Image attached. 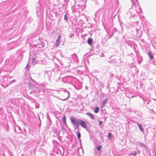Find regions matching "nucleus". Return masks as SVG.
I'll list each match as a JSON object with an SVG mask.
<instances>
[{
	"mask_svg": "<svg viewBox=\"0 0 156 156\" xmlns=\"http://www.w3.org/2000/svg\"><path fill=\"white\" fill-rule=\"evenodd\" d=\"M60 42L59 41H56L55 44V45L56 47H57L58 46Z\"/></svg>",
	"mask_w": 156,
	"mask_h": 156,
	"instance_id": "10",
	"label": "nucleus"
},
{
	"mask_svg": "<svg viewBox=\"0 0 156 156\" xmlns=\"http://www.w3.org/2000/svg\"><path fill=\"white\" fill-rule=\"evenodd\" d=\"M66 94H68V96L67 97H66V98H65V99H66L67 98H68L69 97V94L67 92L66 93Z\"/></svg>",
	"mask_w": 156,
	"mask_h": 156,
	"instance_id": "17",
	"label": "nucleus"
},
{
	"mask_svg": "<svg viewBox=\"0 0 156 156\" xmlns=\"http://www.w3.org/2000/svg\"><path fill=\"white\" fill-rule=\"evenodd\" d=\"M108 138L109 139H111L112 138V135L111 133H109L108 134Z\"/></svg>",
	"mask_w": 156,
	"mask_h": 156,
	"instance_id": "9",
	"label": "nucleus"
},
{
	"mask_svg": "<svg viewBox=\"0 0 156 156\" xmlns=\"http://www.w3.org/2000/svg\"><path fill=\"white\" fill-rule=\"evenodd\" d=\"M86 114L89 116L91 119H94V116L91 113H87Z\"/></svg>",
	"mask_w": 156,
	"mask_h": 156,
	"instance_id": "3",
	"label": "nucleus"
},
{
	"mask_svg": "<svg viewBox=\"0 0 156 156\" xmlns=\"http://www.w3.org/2000/svg\"><path fill=\"white\" fill-rule=\"evenodd\" d=\"M155 155H156V153H155Z\"/></svg>",
	"mask_w": 156,
	"mask_h": 156,
	"instance_id": "20",
	"label": "nucleus"
},
{
	"mask_svg": "<svg viewBox=\"0 0 156 156\" xmlns=\"http://www.w3.org/2000/svg\"><path fill=\"white\" fill-rule=\"evenodd\" d=\"M64 123H65V125H67L66 123V121H64Z\"/></svg>",
	"mask_w": 156,
	"mask_h": 156,
	"instance_id": "19",
	"label": "nucleus"
},
{
	"mask_svg": "<svg viewBox=\"0 0 156 156\" xmlns=\"http://www.w3.org/2000/svg\"><path fill=\"white\" fill-rule=\"evenodd\" d=\"M92 39L91 37H89L87 39V43L90 45L92 44Z\"/></svg>",
	"mask_w": 156,
	"mask_h": 156,
	"instance_id": "4",
	"label": "nucleus"
},
{
	"mask_svg": "<svg viewBox=\"0 0 156 156\" xmlns=\"http://www.w3.org/2000/svg\"><path fill=\"white\" fill-rule=\"evenodd\" d=\"M79 121V125H80L82 127L85 129L87 128V126L86 123L85 122L80 119V120Z\"/></svg>",
	"mask_w": 156,
	"mask_h": 156,
	"instance_id": "2",
	"label": "nucleus"
},
{
	"mask_svg": "<svg viewBox=\"0 0 156 156\" xmlns=\"http://www.w3.org/2000/svg\"><path fill=\"white\" fill-rule=\"evenodd\" d=\"M108 99H105L102 102V104L104 106L107 102V101Z\"/></svg>",
	"mask_w": 156,
	"mask_h": 156,
	"instance_id": "8",
	"label": "nucleus"
},
{
	"mask_svg": "<svg viewBox=\"0 0 156 156\" xmlns=\"http://www.w3.org/2000/svg\"><path fill=\"white\" fill-rule=\"evenodd\" d=\"M148 54H149V55L151 59H152L153 58V56L152 54V52H151L149 51V52H148Z\"/></svg>",
	"mask_w": 156,
	"mask_h": 156,
	"instance_id": "7",
	"label": "nucleus"
},
{
	"mask_svg": "<svg viewBox=\"0 0 156 156\" xmlns=\"http://www.w3.org/2000/svg\"><path fill=\"white\" fill-rule=\"evenodd\" d=\"M138 126L140 129L142 131H143L144 129L143 126H142V125L141 124H138Z\"/></svg>",
	"mask_w": 156,
	"mask_h": 156,
	"instance_id": "5",
	"label": "nucleus"
},
{
	"mask_svg": "<svg viewBox=\"0 0 156 156\" xmlns=\"http://www.w3.org/2000/svg\"><path fill=\"white\" fill-rule=\"evenodd\" d=\"M99 110V108L98 107H96L94 110V112L95 113H98V112Z\"/></svg>",
	"mask_w": 156,
	"mask_h": 156,
	"instance_id": "6",
	"label": "nucleus"
},
{
	"mask_svg": "<svg viewBox=\"0 0 156 156\" xmlns=\"http://www.w3.org/2000/svg\"><path fill=\"white\" fill-rule=\"evenodd\" d=\"M102 146H99L97 147V149L99 151H101V148Z\"/></svg>",
	"mask_w": 156,
	"mask_h": 156,
	"instance_id": "11",
	"label": "nucleus"
},
{
	"mask_svg": "<svg viewBox=\"0 0 156 156\" xmlns=\"http://www.w3.org/2000/svg\"><path fill=\"white\" fill-rule=\"evenodd\" d=\"M60 38H61V37H60V35H59L58 37V38L57 39L56 41H59L60 42Z\"/></svg>",
	"mask_w": 156,
	"mask_h": 156,
	"instance_id": "13",
	"label": "nucleus"
},
{
	"mask_svg": "<svg viewBox=\"0 0 156 156\" xmlns=\"http://www.w3.org/2000/svg\"><path fill=\"white\" fill-rule=\"evenodd\" d=\"M63 121H64H64H66V117L65 116H64L63 118Z\"/></svg>",
	"mask_w": 156,
	"mask_h": 156,
	"instance_id": "15",
	"label": "nucleus"
},
{
	"mask_svg": "<svg viewBox=\"0 0 156 156\" xmlns=\"http://www.w3.org/2000/svg\"><path fill=\"white\" fill-rule=\"evenodd\" d=\"M64 19L66 20H68V17H67L66 16V15H65L64 16Z\"/></svg>",
	"mask_w": 156,
	"mask_h": 156,
	"instance_id": "14",
	"label": "nucleus"
},
{
	"mask_svg": "<svg viewBox=\"0 0 156 156\" xmlns=\"http://www.w3.org/2000/svg\"><path fill=\"white\" fill-rule=\"evenodd\" d=\"M136 152H135L133 154H133V155H136Z\"/></svg>",
	"mask_w": 156,
	"mask_h": 156,
	"instance_id": "18",
	"label": "nucleus"
},
{
	"mask_svg": "<svg viewBox=\"0 0 156 156\" xmlns=\"http://www.w3.org/2000/svg\"><path fill=\"white\" fill-rule=\"evenodd\" d=\"M102 123V122L101 121H99V124L100 125H101Z\"/></svg>",
	"mask_w": 156,
	"mask_h": 156,
	"instance_id": "16",
	"label": "nucleus"
},
{
	"mask_svg": "<svg viewBox=\"0 0 156 156\" xmlns=\"http://www.w3.org/2000/svg\"><path fill=\"white\" fill-rule=\"evenodd\" d=\"M80 133L79 132H78L77 133V137L79 139H80Z\"/></svg>",
	"mask_w": 156,
	"mask_h": 156,
	"instance_id": "12",
	"label": "nucleus"
},
{
	"mask_svg": "<svg viewBox=\"0 0 156 156\" xmlns=\"http://www.w3.org/2000/svg\"><path fill=\"white\" fill-rule=\"evenodd\" d=\"M69 119L71 123L75 125L77 128H79L78 126L79 125V120H80V119H77L73 116H71Z\"/></svg>",
	"mask_w": 156,
	"mask_h": 156,
	"instance_id": "1",
	"label": "nucleus"
}]
</instances>
